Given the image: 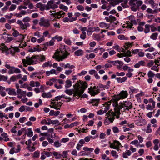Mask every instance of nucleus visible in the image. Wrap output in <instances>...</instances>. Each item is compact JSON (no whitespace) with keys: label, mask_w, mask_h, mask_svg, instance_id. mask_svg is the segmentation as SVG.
Masks as SVG:
<instances>
[{"label":"nucleus","mask_w":160,"mask_h":160,"mask_svg":"<svg viewBox=\"0 0 160 160\" xmlns=\"http://www.w3.org/2000/svg\"><path fill=\"white\" fill-rule=\"evenodd\" d=\"M46 60V57L43 54L32 56L31 58L26 57V59L22 60L24 66L28 65H34L43 62Z\"/></svg>","instance_id":"obj_1"},{"label":"nucleus","mask_w":160,"mask_h":160,"mask_svg":"<svg viewBox=\"0 0 160 160\" xmlns=\"http://www.w3.org/2000/svg\"><path fill=\"white\" fill-rule=\"evenodd\" d=\"M77 84H75L73 85V86L74 88V91L75 94L74 96H78L79 97H81L82 94H83L86 89L88 87V84L87 82L84 81L83 82L82 84L81 87V85H78V86Z\"/></svg>","instance_id":"obj_2"},{"label":"nucleus","mask_w":160,"mask_h":160,"mask_svg":"<svg viewBox=\"0 0 160 160\" xmlns=\"http://www.w3.org/2000/svg\"><path fill=\"white\" fill-rule=\"evenodd\" d=\"M128 95V93L126 91H122L120 93L117 95L114 96L115 98L114 101L116 102V107H118L119 106L118 101L121 99L126 98Z\"/></svg>","instance_id":"obj_3"},{"label":"nucleus","mask_w":160,"mask_h":160,"mask_svg":"<svg viewBox=\"0 0 160 160\" xmlns=\"http://www.w3.org/2000/svg\"><path fill=\"white\" fill-rule=\"evenodd\" d=\"M68 48L67 46H63L61 44V53H62V55L61 54V61H63L70 54L68 52Z\"/></svg>","instance_id":"obj_4"},{"label":"nucleus","mask_w":160,"mask_h":160,"mask_svg":"<svg viewBox=\"0 0 160 160\" xmlns=\"http://www.w3.org/2000/svg\"><path fill=\"white\" fill-rule=\"evenodd\" d=\"M52 101L50 105V107L56 109H60V104L59 101L60 100V96L56 97L53 100L52 99Z\"/></svg>","instance_id":"obj_5"},{"label":"nucleus","mask_w":160,"mask_h":160,"mask_svg":"<svg viewBox=\"0 0 160 160\" xmlns=\"http://www.w3.org/2000/svg\"><path fill=\"white\" fill-rule=\"evenodd\" d=\"M1 48L2 50L8 52V53L10 52V53L12 54H13L15 52H19V49L17 47H11V48H8L6 46H5L4 44H2L1 46Z\"/></svg>","instance_id":"obj_6"},{"label":"nucleus","mask_w":160,"mask_h":160,"mask_svg":"<svg viewBox=\"0 0 160 160\" xmlns=\"http://www.w3.org/2000/svg\"><path fill=\"white\" fill-rule=\"evenodd\" d=\"M39 24L41 26L44 27H48L50 25L49 20L43 17L40 18Z\"/></svg>","instance_id":"obj_7"},{"label":"nucleus","mask_w":160,"mask_h":160,"mask_svg":"<svg viewBox=\"0 0 160 160\" xmlns=\"http://www.w3.org/2000/svg\"><path fill=\"white\" fill-rule=\"evenodd\" d=\"M132 107V103L128 101H126L124 103L123 102L121 103V108H124L125 110L128 111Z\"/></svg>","instance_id":"obj_8"},{"label":"nucleus","mask_w":160,"mask_h":160,"mask_svg":"<svg viewBox=\"0 0 160 160\" xmlns=\"http://www.w3.org/2000/svg\"><path fill=\"white\" fill-rule=\"evenodd\" d=\"M46 10H48L50 8L54 9L55 8L58 7L57 5L54 4V2L53 1H49L47 4L46 5Z\"/></svg>","instance_id":"obj_9"},{"label":"nucleus","mask_w":160,"mask_h":160,"mask_svg":"<svg viewBox=\"0 0 160 160\" xmlns=\"http://www.w3.org/2000/svg\"><path fill=\"white\" fill-rule=\"evenodd\" d=\"M60 71V68L58 67L57 68V70H55L54 69H52L50 71H47L46 72V75L49 76L51 74H55L56 75Z\"/></svg>","instance_id":"obj_10"},{"label":"nucleus","mask_w":160,"mask_h":160,"mask_svg":"<svg viewBox=\"0 0 160 160\" xmlns=\"http://www.w3.org/2000/svg\"><path fill=\"white\" fill-rule=\"evenodd\" d=\"M4 140L5 142H7L10 140L9 136L5 132H3L1 134L0 136V141Z\"/></svg>","instance_id":"obj_11"},{"label":"nucleus","mask_w":160,"mask_h":160,"mask_svg":"<svg viewBox=\"0 0 160 160\" xmlns=\"http://www.w3.org/2000/svg\"><path fill=\"white\" fill-rule=\"evenodd\" d=\"M17 97L20 98H22V97L25 96L26 94V91H23L21 89L17 90Z\"/></svg>","instance_id":"obj_12"},{"label":"nucleus","mask_w":160,"mask_h":160,"mask_svg":"<svg viewBox=\"0 0 160 160\" xmlns=\"http://www.w3.org/2000/svg\"><path fill=\"white\" fill-rule=\"evenodd\" d=\"M20 150V146L18 145L17 148H15L14 147H12L10 149L9 153L11 154H13L14 153H17L19 152Z\"/></svg>","instance_id":"obj_13"},{"label":"nucleus","mask_w":160,"mask_h":160,"mask_svg":"<svg viewBox=\"0 0 160 160\" xmlns=\"http://www.w3.org/2000/svg\"><path fill=\"white\" fill-rule=\"evenodd\" d=\"M6 90L8 92V94L10 95L15 96L17 95V92L15 89L8 88Z\"/></svg>","instance_id":"obj_14"},{"label":"nucleus","mask_w":160,"mask_h":160,"mask_svg":"<svg viewBox=\"0 0 160 160\" xmlns=\"http://www.w3.org/2000/svg\"><path fill=\"white\" fill-rule=\"evenodd\" d=\"M36 6L37 8H39L40 10L41 11H43L45 9L46 10V5L42 4L41 3L39 2L37 3L36 5Z\"/></svg>","instance_id":"obj_15"},{"label":"nucleus","mask_w":160,"mask_h":160,"mask_svg":"<svg viewBox=\"0 0 160 160\" xmlns=\"http://www.w3.org/2000/svg\"><path fill=\"white\" fill-rule=\"evenodd\" d=\"M146 123V121L144 119L138 120L136 124L138 126H142Z\"/></svg>","instance_id":"obj_16"},{"label":"nucleus","mask_w":160,"mask_h":160,"mask_svg":"<svg viewBox=\"0 0 160 160\" xmlns=\"http://www.w3.org/2000/svg\"><path fill=\"white\" fill-rule=\"evenodd\" d=\"M52 57L53 58L55 59L57 61H60V51H56Z\"/></svg>","instance_id":"obj_17"},{"label":"nucleus","mask_w":160,"mask_h":160,"mask_svg":"<svg viewBox=\"0 0 160 160\" xmlns=\"http://www.w3.org/2000/svg\"><path fill=\"white\" fill-rule=\"evenodd\" d=\"M100 99H91V103L93 105L98 106L99 104Z\"/></svg>","instance_id":"obj_18"},{"label":"nucleus","mask_w":160,"mask_h":160,"mask_svg":"<svg viewBox=\"0 0 160 160\" xmlns=\"http://www.w3.org/2000/svg\"><path fill=\"white\" fill-rule=\"evenodd\" d=\"M42 49L39 47V45H38L35 47L32 48L30 50V51L32 52H35L36 51L40 52L41 51Z\"/></svg>","instance_id":"obj_19"},{"label":"nucleus","mask_w":160,"mask_h":160,"mask_svg":"<svg viewBox=\"0 0 160 160\" xmlns=\"http://www.w3.org/2000/svg\"><path fill=\"white\" fill-rule=\"evenodd\" d=\"M106 116H107L106 118H107L109 117L115 116L116 114L114 112L112 111V110H110L108 111V112L106 113Z\"/></svg>","instance_id":"obj_20"},{"label":"nucleus","mask_w":160,"mask_h":160,"mask_svg":"<svg viewBox=\"0 0 160 160\" xmlns=\"http://www.w3.org/2000/svg\"><path fill=\"white\" fill-rule=\"evenodd\" d=\"M74 89H67L66 90L65 92V93L69 95H72L73 93L74 94L73 95V97H75V96H74V94H75V92L74 91Z\"/></svg>","instance_id":"obj_21"},{"label":"nucleus","mask_w":160,"mask_h":160,"mask_svg":"<svg viewBox=\"0 0 160 160\" xmlns=\"http://www.w3.org/2000/svg\"><path fill=\"white\" fill-rule=\"evenodd\" d=\"M30 26V24L28 23H22L20 26V28L22 30H26V28Z\"/></svg>","instance_id":"obj_22"},{"label":"nucleus","mask_w":160,"mask_h":160,"mask_svg":"<svg viewBox=\"0 0 160 160\" xmlns=\"http://www.w3.org/2000/svg\"><path fill=\"white\" fill-rule=\"evenodd\" d=\"M52 65V63L51 61H48L45 62L42 65V67L43 68L48 67H51Z\"/></svg>","instance_id":"obj_23"},{"label":"nucleus","mask_w":160,"mask_h":160,"mask_svg":"<svg viewBox=\"0 0 160 160\" xmlns=\"http://www.w3.org/2000/svg\"><path fill=\"white\" fill-rule=\"evenodd\" d=\"M42 96L43 98H48L51 97L52 95L51 94V92H49L47 93H46L44 92L42 93Z\"/></svg>","instance_id":"obj_24"},{"label":"nucleus","mask_w":160,"mask_h":160,"mask_svg":"<svg viewBox=\"0 0 160 160\" xmlns=\"http://www.w3.org/2000/svg\"><path fill=\"white\" fill-rule=\"evenodd\" d=\"M29 107L26 106L22 105L19 108L18 110L21 112H22L26 110L28 111L29 110L28 109Z\"/></svg>","instance_id":"obj_25"},{"label":"nucleus","mask_w":160,"mask_h":160,"mask_svg":"<svg viewBox=\"0 0 160 160\" xmlns=\"http://www.w3.org/2000/svg\"><path fill=\"white\" fill-rule=\"evenodd\" d=\"M5 89V87L0 86V94L2 97L6 95V93L3 91Z\"/></svg>","instance_id":"obj_26"},{"label":"nucleus","mask_w":160,"mask_h":160,"mask_svg":"<svg viewBox=\"0 0 160 160\" xmlns=\"http://www.w3.org/2000/svg\"><path fill=\"white\" fill-rule=\"evenodd\" d=\"M74 54L77 56H82L83 54V51L81 49L78 50L74 52Z\"/></svg>","instance_id":"obj_27"},{"label":"nucleus","mask_w":160,"mask_h":160,"mask_svg":"<svg viewBox=\"0 0 160 160\" xmlns=\"http://www.w3.org/2000/svg\"><path fill=\"white\" fill-rule=\"evenodd\" d=\"M27 136L29 137H31L33 135V132L31 128H29L27 129Z\"/></svg>","instance_id":"obj_28"},{"label":"nucleus","mask_w":160,"mask_h":160,"mask_svg":"<svg viewBox=\"0 0 160 160\" xmlns=\"http://www.w3.org/2000/svg\"><path fill=\"white\" fill-rule=\"evenodd\" d=\"M57 80L55 79H52L49 80L48 81H47L46 84L48 85L51 86L53 85L54 82H56Z\"/></svg>","instance_id":"obj_29"},{"label":"nucleus","mask_w":160,"mask_h":160,"mask_svg":"<svg viewBox=\"0 0 160 160\" xmlns=\"http://www.w3.org/2000/svg\"><path fill=\"white\" fill-rule=\"evenodd\" d=\"M92 87H91L90 88H89L88 90H89L88 92L92 96H94L97 95L95 91L92 89Z\"/></svg>","instance_id":"obj_30"},{"label":"nucleus","mask_w":160,"mask_h":160,"mask_svg":"<svg viewBox=\"0 0 160 160\" xmlns=\"http://www.w3.org/2000/svg\"><path fill=\"white\" fill-rule=\"evenodd\" d=\"M4 38H5L6 42H8L12 40V38L8 34L4 36L3 37Z\"/></svg>","instance_id":"obj_31"},{"label":"nucleus","mask_w":160,"mask_h":160,"mask_svg":"<svg viewBox=\"0 0 160 160\" xmlns=\"http://www.w3.org/2000/svg\"><path fill=\"white\" fill-rule=\"evenodd\" d=\"M65 86L66 87L69 88L72 86V82L70 80H68L65 82Z\"/></svg>","instance_id":"obj_32"},{"label":"nucleus","mask_w":160,"mask_h":160,"mask_svg":"<svg viewBox=\"0 0 160 160\" xmlns=\"http://www.w3.org/2000/svg\"><path fill=\"white\" fill-rule=\"evenodd\" d=\"M125 45L124 46V48L126 50H128L129 48H131L132 45L130 42H126L125 43Z\"/></svg>","instance_id":"obj_33"},{"label":"nucleus","mask_w":160,"mask_h":160,"mask_svg":"<svg viewBox=\"0 0 160 160\" xmlns=\"http://www.w3.org/2000/svg\"><path fill=\"white\" fill-rule=\"evenodd\" d=\"M150 27L149 25L146 24L145 25V28L144 31L145 33H147L149 32Z\"/></svg>","instance_id":"obj_34"},{"label":"nucleus","mask_w":160,"mask_h":160,"mask_svg":"<svg viewBox=\"0 0 160 160\" xmlns=\"http://www.w3.org/2000/svg\"><path fill=\"white\" fill-rule=\"evenodd\" d=\"M130 91L132 93L137 92L138 91V89L135 88L133 86H131L129 87Z\"/></svg>","instance_id":"obj_35"},{"label":"nucleus","mask_w":160,"mask_h":160,"mask_svg":"<svg viewBox=\"0 0 160 160\" xmlns=\"http://www.w3.org/2000/svg\"><path fill=\"white\" fill-rule=\"evenodd\" d=\"M158 34L157 33H153L152 35L150 36V38L154 40H155L157 39Z\"/></svg>","instance_id":"obj_36"},{"label":"nucleus","mask_w":160,"mask_h":160,"mask_svg":"<svg viewBox=\"0 0 160 160\" xmlns=\"http://www.w3.org/2000/svg\"><path fill=\"white\" fill-rule=\"evenodd\" d=\"M109 143L110 144V148L116 149L118 151H121V150L119 148L117 147V146L114 145V144L113 146V144H112L110 142H109Z\"/></svg>","instance_id":"obj_37"},{"label":"nucleus","mask_w":160,"mask_h":160,"mask_svg":"<svg viewBox=\"0 0 160 160\" xmlns=\"http://www.w3.org/2000/svg\"><path fill=\"white\" fill-rule=\"evenodd\" d=\"M13 109L14 107L13 106H11L6 108L5 109L4 112H7L8 111H11L13 110Z\"/></svg>","instance_id":"obj_38"},{"label":"nucleus","mask_w":160,"mask_h":160,"mask_svg":"<svg viewBox=\"0 0 160 160\" xmlns=\"http://www.w3.org/2000/svg\"><path fill=\"white\" fill-rule=\"evenodd\" d=\"M94 28H89L87 30V34L88 35H91L92 32H94Z\"/></svg>","instance_id":"obj_39"},{"label":"nucleus","mask_w":160,"mask_h":160,"mask_svg":"<svg viewBox=\"0 0 160 160\" xmlns=\"http://www.w3.org/2000/svg\"><path fill=\"white\" fill-rule=\"evenodd\" d=\"M99 26L102 28L104 27H108V24L104 22H101L99 23Z\"/></svg>","instance_id":"obj_40"},{"label":"nucleus","mask_w":160,"mask_h":160,"mask_svg":"<svg viewBox=\"0 0 160 160\" xmlns=\"http://www.w3.org/2000/svg\"><path fill=\"white\" fill-rule=\"evenodd\" d=\"M148 76L149 78H152L154 77L155 74L152 71H149L148 73Z\"/></svg>","instance_id":"obj_41"},{"label":"nucleus","mask_w":160,"mask_h":160,"mask_svg":"<svg viewBox=\"0 0 160 160\" xmlns=\"http://www.w3.org/2000/svg\"><path fill=\"white\" fill-rule=\"evenodd\" d=\"M52 153L56 159H58L60 157V154H59L58 152L55 151L53 152Z\"/></svg>","instance_id":"obj_42"},{"label":"nucleus","mask_w":160,"mask_h":160,"mask_svg":"<svg viewBox=\"0 0 160 160\" xmlns=\"http://www.w3.org/2000/svg\"><path fill=\"white\" fill-rule=\"evenodd\" d=\"M33 145H34V144ZM28 150L31 152H33L35 149V148L33 146H31L30 145H28Z\"/></svg>","instance_id":"obj_43"},{"label":"nucleus","mask_w":160,"mask_h":160,"mask_svg":"<svg viewBox=\"0 0 160 160\" xmlns=\"http://www.w3.org/2000/svg\"><path fill=\"white\" fill-rule=\"evenodd\" d=\"M7 79L8 78L7 76L0 74V81H5L7 80Z\"/></svg>","instance_id":"obj_44"},{"label":"nucleus","mask_w":160,"mask_h":160,"mask_svg":"<svg viewBox=\"0 0 160 160\" xmlns=\"http://www.w3.org/2000/svg\"><path fill=\"white\" fill-rule=\"evenodd\" d=\"M111 154L113 157H115V158H117L118 155L117 154V152L116 151L112 150L111 152Z\"/></svg>","instance_id":"obj_45"},{"label":"nucleus","mask_w":160,"mask_h":160,"mask_svg":"<svg viewBox=\"0 0 160 160\" xmlns=\"http://www.w3.org/2000/svg\"><path fill=\"white\" fill-rule=\"evenodd\" d=\"M55 83H58V85L57 84H55L54 85L55 87L57 89H59L60 88V80H57L56 82Z\"/></svg>","instance_id":"obj_46"},{"label":"nucleus","mask_w":160,"mask_h":160,"mask_svg":"<svg viewBox=\"0 0 160 160\" xmlns=\"http://www.w3.org/2000/svg\"><path fill=\"white\" fill-rule=\"evenodd\" d=\"M15 67H11V68L9 70L8 72V73L9 74H12L14 73V70Z\"/></svg>","instance_id":"obj_47"},{"label":"nucleus","mask_w":160,"mask_h":160,"mask_svg":"<svg viewBox=\"0 0 160 160\" xmlns=\"http://www.w3.org/2000/svg\"><path fill=\"white\" fill-rule=\"evenodd\" d=\"M113 131L114 133H118L119 132V130L118 128L117 127H114L112 128Z\"/></svg>","instance_id":"obj_48"},{"label":"nucleus","mask_w":160,"mask_h":160,"mask_svg":"<svg viewBox=\"0 0 160 160\" xmlns=\"http://www.w3.org/2000/svg\"><path fill=\"white\" fill-rule=\"evenodd\" d=\"M30 21V18L28 17H26L25 18H24L22 20L23 22H24L25 23H28V22Z\"/></svg>","instance_id":"obj_49"},{"label":"nucleus","mask_w":160,"mask_h":160,"mask_svg":"<svg viewBox=\"0 0 160 160\" xmlns=\"http://www.w3.org/2000/svg\"><path fill=\"white\" fill-rule=\"evenodd\" d=\"M16 8V6L15 4H12L9 9L10 11H12L14 10Z\"/></svg>","instance_id":"obj_50"},{"label":"nucleus","mask_w":160,"mask_h":160,"mask_svg":"<svg viewBox=\"0 0 160 160\" xmlns=\"http://www.w3.org/2000/svg\"><path fill=\"white\" fill-rule=\"evenodd\" d=\"M68 152L67 151H64L63 152V154L62 155L61 154V156H62L63 158H66L67 157Z\"/></svg>","instance_id":"obj_51"},{"label":"nucleus","mask_w":160,"mask_h":160,"mask_svg":"<svg viewBox=\"0 0 160 160\" xmlns=\"http://www.w3.org/2000/svg\"><path fill=\"white\" fill-rule=\"evenodd\" d=\"M52 124L55 125L56 126L59 124V121L57 120H52Z\"/></svg>","instance_id":"obj_52"},{"label":"nucleus","mask_w":160,"mask_h":160,"mask_svg":"<svg viewBox=\"0 0 160 160\" xmlns=\"http://www.w3.org/2000/svg\"><path fill=\"white\" fill-rule=\"evenodd\" d=\"M61 9L67 11L68 10V8L67 6H64L62 4H61Z\"/></svg>","instance_id":"obj_53"},{"label":"nucleus","mask_w":160,"mask_h":160,"mask_svg":"<svg viewBox=\"0 0 160 160\" xmlns=\"http://www.w3.org/2000/svg\"><path fill=\"white\" fill-rule=\"evenodd\" d=\"M44 153L45 155L47 157H49L50 156H52V153L51 152H48L47 151H44Z\"/></svg>","instance_id":"obj_54"},{"label":"nucleus","mask_w":160,"mask_h":160,"mask_svg":"<svg viewBox=\"0 0 160 160\" xmlns=\"http://www.w3.org/2000/svg\"><path fill=\"white\" fill-rule=\"evenodd\" d=\"M77 8L78 10L80 11H83L84 9V7L82 5H79L77 7Z\"/></svg>","instance_id":"obj_55"},{"label":"nucleus","mask_w":160,"mask_h":160,"mask_svg":"<svg viewBox=\"0 0 160 160\" xmlns=\"http://www.w3.org/2000/svg\"><path fill=\"white\" fill-rule=\"evenodd\" d=\"M154 64V62L153 60H150L147 64V66L148 67H150L152 66Z\"/></svg>","instance_id":"obj_56"},{"label":"nucleus","mask_w":160,"mask_h":160,"mask_svg":"<svg viewBox=\"0 0 160 160\" xmlns=\"http://www.w3.org/2000/svg\"><path fill=\"white\" fill-rule=\"evenodd\" d=\"M137 0H130L129 2V4L131 6H135L136 4L134 3V2L137 1Z\"/></svg>","instance_id":"obj_57"},{"label":"nucleus","mask_w":160,"mask_h":160,"mask_svg":"<svg viewBox=\"0 0 160 160\" xmlns=\"http://www.w3.org/2000/svg\"><path fill=\"white\" fill-rule=\"evenodd\" d=\"M94 39L98 41H100L101 40V38L99 35L98 34H96L95 35L94 37Z\"/></svg>","instance_id":"obj_58"},{"label":"nucleus","mask_w":160,"mask_h":160,"mask_svg":"<svg viewBox=\"0 0 160 160\" xmlns=\"http://www.w3.org/2000/svg\"><path fill=\"white\" fill-rule=\"evenodd\" d=\"M108 119L110 122H113L114 120L115 119V116H111V117L110 118L108 117Z\"/></svg>","instance_id":"obj_59"},{"label":"nucleus","mask_w":160,"mask_h":160,"mask_svg":"<svg viewBox=\"0 0 160 160\" xmlns=\"http://www.w3.org/2000/svg\"><path fill=\"white\" fill-rule=\"evenodd\" d=\"M48 45H49L50 46H52L54 45V41L53 39H52L49 42H48Z\"/></svg>","instance_id":"obj_60"},{"label":"nucleus","mask_w":160,"mask_h":160,"mask_svg":"<svg viewBox=\"0 0 160 160\" xmlns=\"http://www.w3.org/2000/svg\"><path fill=\"white\" fill-rule=\"evenodd\" d=\"M12 35L14 37H17L19 35V32L18 31L14 30L12 33Z\"/></svg>","instance_id":"obj_61"},{"label":"nucleus","mask_w":160,"mask_h":160,"mask_svg":"<svg viewBox=\"0 0 160 160\" xmlns=\"http://www.w3.org/2000/svg\"><path fill=\"white\" fill-rule=\"evenodd\" d=\"M116 74L118 76H123L125 75V73L124 72H116Z\"/></svg>","instance_id":"obj_62"},{"label":"nucleus","mask_w":160,"mask_h":160,"mask_svg":"<svg viewBox=\"0 0 160 160\" xmlns=\"http://www.w3.org/2000/svg\"><path fill=\"white\" fill-rule=\"evenodd\" d=\"M109 18L110 19L111 21H114L116 20V18L112 15H110L109 16Z\"/></svg>","instance_id":"obj_63"},{"label":"nucleus","mask_w":160,"mask_h":160,"mask_svg":"<svg viewBox=\"0 0 160 160\" xmlns=\"http://www.w3.org/2000/svg\"><path fill=\"white\" fill-rule=\"evenodd\" d=\"M25 129L24 128H22L20 130H19L18 131V136H20L22 133V132Z\"/></svg>","instance_id":"obj_64"}]
</instances>
